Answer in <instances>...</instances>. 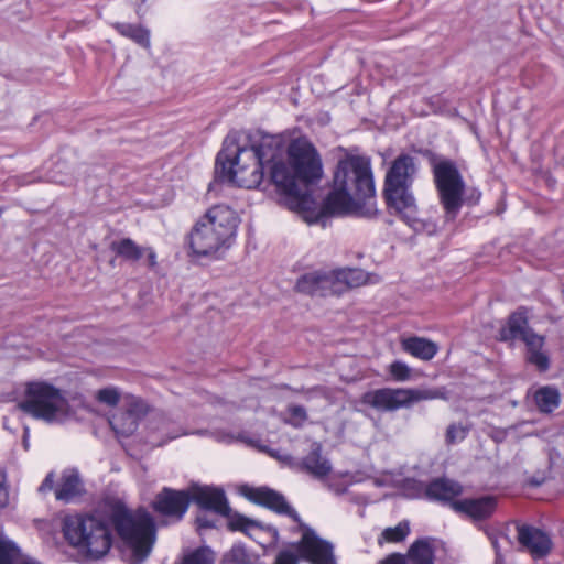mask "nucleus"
<instances>
[{
	"label": "nucleus",
	"instance_id": "obj_3",
	"mask_svg": "<svg viewBox=\"0 0 564 564\" xmlns=\"http://www.w3.org/2000/svg\"><path fill=\"white\" fill-rule=\"evenodd\" d=\"M239 218L227 205L210 207L195 223L189 234V247L199 257L219 258L234 245Z\"/></svg>",
	"mask_w": 564,
	"mask_h": 564
},
{
	"label": "nucleus",
	"instance_id": "obj_37",
	"mask_svg": "<svg viewBox=\"0 0 564 564\" xmlns=\"http://www.w3.org/2000/svg\"><path fill=\"white\" fill-rule=\"evenodd\" d=\"M275 564H297V558L292 552L282 551L278 554Z\"/></svg>",
	"mask_w": 564,
	"mask_h": 564
},
{
	"label": "nucleus",
	"instance_id": "obj_15",
	"mask_svg": "<svg viewBox=\"0 0 564 564\" xmlns=\"http://www.w3.org/2000/svg\"><path fill=\"white\" fill-rule=\"evenodd\" d=\"M517 539L522 549L528 551L534 558L544 557L552 547L550 536L532 525L518 524Z\"/></svg>",
	"mask_w": 564,
	"mask_h": 564
},
{
	"label": "nucleus",
	"instance_id": "obj_22",
	"mask_svg": "<svg viewBox=\"0 0 564 564\" xmlns=\"http://www.w3.org/2000/svg\"><path fill=\"white\" fill-rule=\"evenodd\" d=\"M336 295L341 294L347 289L358 288L367 283L368 274L361 269H338L333 270Z\"/></svg>",
	"mask_w": 564,
	"mask_h": 564
},
{
	"label": "nucleus",
	"instance_id": "obj_26",
	"mask_svg": "<svg viewBox=\"0 0 564 564\" xmlns=\"http://www.w3.org/2000/svg\"><path fill=\"white\" fill-rule=\"evenodd\" d=\"M112 26L124 37L132 40L138 45L150 47V31L141 25L116 22Z\"/></svg>",
	"mask_w": 564,
	"mask_h": 564
},
{
	"label": "nucleus",
	"instance_id": "obj_20",
	"mask_svg": "<svg viewBox=\"0 0 564 564\" xmlns=\"http://www.w3.org/2000/svg\"><path fill=\"white\" fill-rule=\"evenodd\" d=\"M522 341L527 346V360L534 365L540 371L549 369L550 359L546 352L543 350L545 338L534 332L527 335Z\"/></svg>",
	"mask_w": 564,
	"mask_h": 564
},
{
	"label": "nucleus",
	"instance_id": "obj_41",
	"mask_svg": "<svg viewBox=\"0 0 564 564\" xmlns=\"http://www.w3.org/2000/svg\"><path fill=\"white\" fill-rule=\"evenodd\" d=\"M144 254L148 257V264L150 268H154L156 265V254L154 250L150 247H144Z\"/></svg>",
	"mask_w": 564,
	"mask_h": 564
},
{
	"label": "nucleus",
	"instance_id": "obj_2",
	"mask_svg": "<svg viewBox=\"0 0 564 564\" xmlns=\"http://www.w3.org/2000/svg\"><path fill=\"white\" fill-rule=\"evenodd\" d=\"M373 195L375 183L369 159L349 156L337 165L334 187L324 202L322 214H357L360 202Z\"/></svg>",
	"mask_w": 564,
	"mask_h": 564
},
{
	"label": "nucleus",
	"instance_id": "obj_29",
	"mask_svg": "<svg viewBox=\"0 0 564 564\" xmlns=\"http://www.w3.org/2000/svg\"><path fill=\"white\" fill-rule=\"evenodd\" d=\"M214 553L209 547H199L183 557L182 564H214Z\"/></svg>",
	"mask_w": 564,
	"mask_h": 564
},
{
	"label": "nucleus",
	"instance_id": "obj_43",
	"mask_svg": "<svg viewBox=\"0 0 564 564\" xmlns=\"http://www.w3.org/2000/svg\"><path fill=\"white\" fill-rule=\"evenodd\" d=\"M489 539L491 541L492 547L495 549L496 555H498V552H501L498 538L496 535H489Z\"/></svg>",
	"mask_w": 564,
	"mask_h": 564
},
{
	"label": "nucleus",
	"instance_id": "obj_14",
	"mask_svg": "<svg viewBox=\"0 0 564 564\" xmlns=\"http://www.w3.org/2000/svg\"><path fill=\"white\" fill-rule=\"evenodd\" d=\"M435 554L432 540L423 538L414 541L406 554L392 553L380 561V564H434Z\"/></svg>",
	"mask_w": 564,
	"mask_h": 564
},
{
	"label": "nucleus",
	"instance_id": "obj_11",
	"mask_svg": "<svg viewBox=\"0 0 564 564\" xmlns=\"http://www.w3.org/2000/svg\"><path fill=\"white\" fill-rule=\"evenodd\" d=\"M300 528L302 538L297 543V551L301 557L312 564H336L333 544L319 538L307 525L300 523Z\"/></svg>",
	"mask_w": 564,
	"mask_h": 564
},
{
	"label": "nucleus",
	"instance_id": "obj_46",
	"mask_svg": "<svg viewBox=\"0 0 564 564\" xmlns=\"http://www.w3.org/2000/svg\"><path fill=\"white\" fill-rule=\"evenodd\" d=\"M495 564H505L501 552H498V555H496Z\"/></svg>",
	"mask_w": 564,
	"mask_h": 564
},
{
	"label": "nucleus",
	"instance_id": "obj_32",
	"mask_svg": "<svg viewBox=\"0 0 564 564\" xmlns=\"http://www.w3.org/2000/svg\"><path fill=\"white\" fill-rule=\"evenodd\" d=\"M389 372L398 382H404L411 378V368L400 360H395L389 366Z\"/></svg>",
	"mask_w": 564,
	"mask_h": 564
},
{
	"label": "nucleus",
	"instance_id": "obj_42",
	"mask_svg": "<svg viewBox=\"0 0 564 564\" xmlns=\"http://www.w3.org/2000/svg\"><path fill=\"white\" fill-rule=\"evenodd\" d=\"M196 522H197L199 529H203V528L207 529V528H213L214 527V523L212 521H209L206 518V516L197 517Z\"/></svg>",
	"mask_w": 564,
	"mask_h": 564
},
{
	"label": "nucleus",
	"instance_id": "obj_40",
	"mask_svg": "<svg viewBox=\"0 0 564 564\" xmlns=\"http://www.w3.org/2000/svg\"><path fill=\"white\" fill-rule=\"evenodd\" d=\"M327 390L323 387H315L313 389L305 390L306 399H311L314 395H321L327 398Z\"/></svg>",
	"mask_w": 564,
	"mask_h": 564
},
{
	"label": "nucleus",
	"instance_id": "obj_44",
	"mask_svg": "<svg viewBox=\"0 0 564 564\" xmlns=\"http://www.w3.org/2000/svg\"><path fill=\"white\" fill-rule=\"evenodd\" d=\"M242 553H243V550L241 547H234L231 550V555H232L234 560L237 562H241V560L239 558V555Z\"/></svg>",
	"mask_w": 564,
	"mask_h": 564
},
{
	"label": "nucleus",
	"instance_id": "obj_25",
	"mask_svg": "<svg viewBox=\"0 0 564 564\" xmlns=\"http://www.w3.org/2000/svg\"><path fill=\"white\" fill-rule=\"evenodd\" d=\"M116 256L130 262H137L144 256V247L137 245L131 238H122L110 243Z\"/></svg>",
	"mask_w": 564,
	"mask_h": 564
},
{
	"label": "nucleus",
	"instance_id": "obj_18",
	"mask_svg": "<svg viewBox=\"0 0 564 564\" xmlns=\"http://www.w3.org/2000/svg\"><path fill=\"white\" fill-rule=\"evenodd\" d=\"M463 492V487L448 478H436L425 488V496L430 500L453 502V499Z\"/></svg>",
	"mask_w": 564,
	"mask_h": 564
},
{
	"label": "nucleus",
	"instance_id": "obj_1",
	"mask_svg": "<svg viewBox=\"0 0 564 564\" xmlns=\"http://www.w3.org/2000/svg\"><path fill=\"white\" fill-rule=\"evenodd\" d=\"M216 169L228 182L249 189L261 184L267 171L285 206L313 223L307 216L315 205L308 187L321 180L323 169L319 155L307 141L295 140L286 145L282 137L261 130L234 131L224 140Z\"/></svg>",
	"mask_w": 564,
	"mask_h": 564
},
{
	"label": "nucleus",
	"instance_id": "obj_39",
	"mask_svg": "<svg viewBox=\"0 0 564 564\" xmlns=\"http://www.w3.org/2000/svg\"><path fill=\"white\" fill-rule=\"evenodd\" d=\"M9 503V492L4 485L3 478L0 477V509Z\"/></svg>",
	"mask_w": 564,
	"mask_h": 564
},
{
	"label": "nucleus",
	"instance_id": "obj_10",
	"mask_svg": "<svg viewBox=\"0 0 564 564\" xmlns=\"http://www.w3.org/2000/svg\"><path fill=\"white\" fill-rule=\"evenodd\" d=\"M434 182L446 220H454L463 204L465 182L455 163L441 161L433 166Z\"/></svg>",
	"mask_w": 564,
	"mask_h": 564
},
{
	"label": "nucleus",
	"instance_id": "obj_17",
	"mask_svg": "<svg viewBox=\"0 0 564 564\" xmlns=\"http://www.w3.org/2000/svg\"><path fill=\"white\" fill-rule=\"evenodd\" d=\"M291 465L295 470L305 473L317 480H324L333 468L330 462L322 455V446L318 443H314L306 456Z\"/></svg>",
	"mask_w": 564,
	"mask_h": 564
},
{
	"label": "nucleus",
	"instance_id": "obj_34",
	"mask_svg": "<svg viewBox=\"0 0 564 564\" xmlns=\"http://www.w3.org/2000/svg\"><path fill=\"white\" fill-rule=\"evenodd\" d=\"M128 414H132L134 419L139 422V420L147 414L148 412V405L144 401L141 399H131L127 410L124 411Z\"/></svg>",
	"mask_w": 564,
	"mask_h": 564
},
{
	"label": "nucleus",
	"instance_id": "obj_7",
	"mask_svg": "<svg viewBox=\"0 0 564 564\" xmlns=\"http://www.w3.org/2000/svg\"><path fill=\"white\" fill-rule=\"evenodd\" d=\"M113 525L132 552L133 564H141L151 553L155 528L153 518L145 510L134 513L117 508L112 513Z\"/></svg>",
	"mask_w": 564,
	"mask_h": 564
},
{
	"label": "nucleus",
	"instance_id": "obj_19",
	"mask_svg": "<svg viewBox=\"0 0 564 564\" xmlns=\"http://www.w3.org/2000/svg\"><path fill=\"white\" fill-rule=\"evenodd\" d=\"M533 333L529 327L527 312L523 308L512 313L506 327H502L499 332V339L501 341H508L513 339H523L527 335Z\"/></svg>",
	"mask_w": 564,
	"mask_h": 564
},
{
	"label": "nucleus",
	"instance_id": "obj_36",
	"mask_svg": "<svg viewBox=\"0 0 564 564\" xmlns=\"http://www.w3.org/2000/svg\"><path fill=\"white\" fill-rule=\"evenodd\" d=\"M232 530H241L246 533L253 527H258V522L245 517H239L230 522Z\"/></svg>",
	"mask_w": 564,
	"mask_h": 564
},
{
	"label": "nucleus",
	"instance_id": "obj_9",
	"mask_svg": "<svg viewBox=\"0 0 564 564\" xmlns=\"http://www.w3.org/2000/svg\"><path fill=\"white\" fill-rule=\"evenodd\" d=\"M433 399H446L445 391L438 389L381 388L364 393L361 402L379 411L392 412Z\"/></svg>",
	"mask_w": 564,
	"mask_h": 564
},
{
	"label": "nucleus",
	"instance_id": "obj_12",
	"mask_svg": "<svg viewBox=\"0 0 564 564\" xmlns=\"http://www.w3.org/2000/svg\"><path fill=\"white\" fill-rule=\"evenodd\" d=\"M240 492L250 501L300 522L297 512L288 503L284 496L280 492L268 487L253 488L249 486H242Z\"/></svg>",
	"mask_w": 564,
	"mask_h": 564
},
{
	"label": "nucleus",
	"instance_id": "obj_23",
	"mask_svg": "<svg viewBox=\"0 0 564 564\" xmlns=\"http://www.w3.org/2000/svg\"><path fill=\"white\" fill-rule=\"evenodd\" d=\"M402 349L421 360H431L438 351L437 345L423 337H409L401 340Z\"/></svg>",
	"mask_w": 564,
	"mask_h": 564
},
{
	"label": "nucleus",
	"instance_id": "obj_33",
	"mask_svg": "<svg viewBox=\"0 0 564 564\" xmlns=\"http://www.w3.org/2000/svg\"><path fill=\"white\" fill-rule=\"evenodd\" d=\"M467 435V429L459 424H452L446 431L447 444L462 442Z\"/></svg>",
	"mask_w": 564,
	"mask_h": 564
},
{
	"label": "nucleus",
	"instance_id": "obj_38",
	"mask_svg": "<svg viewBox=\"0 0 564 564\" xmlns=\"http://www.w3.org/2000/svg\"><path fill=\"white\" fill-rule=\"evenodd\" d=\"M53 486H54V475H53V473H50L45 477V479L43 480L41 486L39 487V491L42 492V494H45V492L52 490Z\"/></svg>",
	"mask_w": 564,
	"mask_h": 564
},
{
	"label": "nucleus",
	"instance_id": "obj_35",
	"mask_svg": "<svg viewBox=\"0 0 564 564\" xmlns=\"http://www.w3.org/2000/svg\"><path fill=\"white\" fill-rule=\"evenodd\" d=\"M291 416L290 423L294 426H301L307 420V413L304 406L292 404L288 408Z\"/></svg>",
	"mask_w": 564,
	"mask_h": 564
},
{
	"label": "nucleus",
	"instance_id": "obj_28",
	"mask_svg": "<svg viewBox=\"0 0 564 564\" xmlns=\"http://www.w3.org/2000/svg\"><path fill=\"white\" fill-rule=\"evenodd\" d=\"M110 425L116 434L127 437L137 431L139 422L132 414L122 412L110 420Z\"/></svg>",
	"mask_w": 564,
	"mask_h": 564
},
{
	"label": "nucleus",
	"instance_id": "obj_31",
	"mask_svg": "<svg viewBox=\"0 0 564 564\" xmlns=\"http://www.w3.org/2000/svg\"><path fill=\"white\" fill-rule=\"evenodd\" d=\"M96 399L109 406H116L120 401V391L115 387H107L97 391Z\"/></svg>",
	"mask_w": 564,
	"mask_h": 564
},
{
	"label": "nucleus",
	"instance_id": "obj_6",
	"mask_svg": "<svg viewBox=\"0 0 564 564\" xmlns=\"http://www.w3.org/2000/svg\"><path fill=\"white\" fill-rule=\"evenodd\" d=\"M65 539L90 558L106 555L111 546V532L102 519L93 516H67L63 522Z\"/></svg>",
	"mask_w": 564,
	"mask_h": 564
},
{
	"label": "nucleus",
	"instance_id": "obj_8",
	"mask_svg": "<svg viewBox=\"0 0 564 564\" xmlns=\"http://www.w3.org/2000/svg\"><path fill=\"white\" fill-rule=\"evenodd\" d=\"M18 408L30 416L46 423H62L72 416L70 405L64 393L46 382H30Z\"/></svg>",
	"mask_w": 564,
	"mask_h": 564
},
{
	"label": "nucleus",
	"instance_id": "obj_21",
	"mask_svg": "<svg viewBox=\"0 0 564 564\" xmlns=\"http://www.w3.org/2000/svg\"><path fill=\"white\" fill-rule=\"evenodd\" d=\"M84 491V485L79 474L76 470L70 469L64 471L61 484L55 491V497L57 500L69 502L76 497L82 496Z\"/></svg>",
	"mask_w": 564,
	"mask_h": 564
},
{
	"label": "nucleus",
	"instance_id": "obj_30",
	"mask_svg": "<svg viewBox=\"0 0 564 564\" xmlns=\"http://www.w3.org/2000/svg\"><path fill=\"white\" fill-rule=\"evenodd\" d=\"M409 533V522L402 521L395 527L384 529L381 535L387 542H401Z\"/></svg>",
	"mask_w": 564,
	"mask_h": 564
},
{
	"label": "nucleus",
	"instance_id": "obj_4",
	"mask_svg": "<svg viewBox=\"0 0 564 564\" xmlns=\"http://www.w3.org/2000/svg\"><path fill=\"white\" fill-rule=\"evenodd\" d=\"M417 167L415 159L409 154L399 155L387 171L383 196L390 209L410 227L419 230L422 223L417 218V206L411 191Z\"/></svg>",
	"mask_w": 564,
	"mask_h": 564
},
{
	"label": "nucleus",
	"instance_id": "obj_13",
	"mask_svg": "<svg viewBox=\"0 0 564 564\" xmlns=\"http://www.w3.org/2000/svg\"><path fill=\"white\" fill-rule=\"evenodd\" d=\"M334 279L336 276L333 270L319 269L310 271L297 279L295 290L313 296L336 295Z\"/></svg>",
	"mask_w": 564,
	"mask_h": 564
},
{
	"label": "nucleus",
	"instance_id": "obj_16",
	"mask_svg": "<svg viewBox=\"0 0 564 564\" xmlns=\"http://www.w3.org/2000/svg\"><path fill=\"white\" fill-rule=\"evenodd\" d=\"M457 513L465 514L473 521H482L490 518L496 508L497 499L492 496L454 500L451 505Z\"/></svg>",
	"mask_w": 564,
	"mask_h": 564
},
{
	"label": "nucleus",
	"instance_id": "obj_24",
	"mask_svg": "<svg viewBox=\"0 0 564 564\" xmlns=\"http://www.w3.org/2000/svg\"><path fill=\"white\" fill-rule=\"evenodd\" d=\"M0 564H42L37 560L23 554L8 538L0 535Z\"/></svg>",
	"mask_w": 564,
	"mask_h": 564
},
{
	"label": "nucleus",
	"instance_id": "obj_45",
	"mask_svg": "<svg viewBox=\"0 0 564 564\" xmlns=\"http://www.w3.org/2000/svg\"><path fill=\"white\" fill-rule=\"evenodd\" d=\"M182 433H175V434H172V435H169L165 440L161 441L158 443L159 446L165 444L166 442L169 441H172L174 438H176L178 435H181Z\"/></svg>",
	"mask_w": 564,
	"mask_h": 564
},
{
	"label": "nucleus",
	"instance_id": "obj_27",
	"mask_svg": "<svg viewBox=\"0 0 564 564\" xmlns=\"http://www.w3.org/2000/svg\"><path fill=\"white\" fill-rule=\"evenodd\" d=\"M534 401L541 412L551 413L560 404V392L553 387L540 388L534 393Z\"/></svg>",
	"mask_w": 564,
	"mask_h": 564
},
{
	"label": "nucleus",
	"instance_id": "obj_5",
	"mask_svg": "<svg viewBox=\"0 0 564 564\" xmlns=\"http://www.w3.org/2000/svg\"><path fill=\"white\" fill-rule=\"evenodd\" d=\"M191 500L202 509L221 516H227L230 510L223 489L198 485L192 486L188 491L163 488L156 495L153 508L156 512L178 521L187 511Z\"/></svg>",
	"mask_w": 564,
	"mask_h": 564
}]
</instances>
